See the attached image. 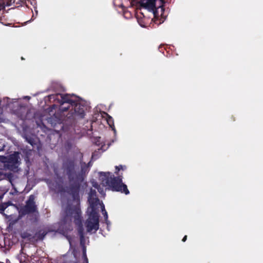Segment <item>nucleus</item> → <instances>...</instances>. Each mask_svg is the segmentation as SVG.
Here are the masks:
<instances>
[{"label": "nucleus", "instance_id": "nucleus-27", "mask_svg": "<svg viewBox=\"0 0 263 263\" xmlns=\"http://www.w3.org/2000/svg\"><path fill=\"white\" fill-rule=\"evenodd\" d=\"M186 239H187V236H186V235H185V236L183 237V239H182V241L183 242H185V241L186 240Z\"/></svg>", "mask_w": 263, "mask_h": 263}, {"label": "nucleus", "instance_id": "nucleus-28", "mask_svg": "<svg viewBox=\"0 0 263 263\" xmlns=\"http://www.w3.org/2000/svg\"><path fill=\"white\" fill-rule=\"evenodd\" d=\"M95 153H93L92 155L91 158L93 159L95 158Z\"/></svg>", "mask_w": 263, "mask_h": 263}, {"label": "nucleus", "instance_id": "nucleus-25", "mask_svg": "<svg viewBox=\"0 0 263 263\" xmlns=\"http://www.w3.org/2000/svg\"><path fill=\"white\" fill-rule=\"evenodd\" d=\"M86 166H88V169L90 170V167L92 166L91 162L89 161L87 164H86Z\"/></svg>", "mask_w": 263, "mask_h": 263}, {"label": "nucleus", "instance_id": "nucleus-16", "mask_svg": "<svg viewBox=\"0 0 263 263\" xmlns=\"http://www.w3.org/2000/svg\"><path fill=\"white\" fill-rule=\"evenodd\" d=\"M107 122L111 128H112L113 126L114 127V120L111 117L108 116L107 118Z\"/></svg>", "mask_w": 263, "mask_h": 263}, {"label": "nucleus", "instance_id": "nucleus-14", "mask_svg": "<svg viewBox=\"0 0 263 263\" xmlns=\"http://www.w3.org/2000/svg\"><path fill=\"white\" fill-rule=\"evenodd\" d=\"M21 237L23 239L31 240L33 237L32 235L27 231L23 232L21 233Z\"/></svg>", "mask_w": 263, "mask_h": 263}, {"label": "nucleus", "instance_id": "nucleus-26", "mask_svg": "<svg viewBox=\"0 0 263 263\" xmlns=\"http://www.w3.org/2000/svg\"><path fill=\"white\" fill-rule=\"evenodd\" d=\"M161 4H162V5L160 6V7H161V9H163V8H162V6H163V4L165 3V0H160Z\"/></svg>", "mask_w": 263, "mask_h": 263}, {"label": "nucleus", "instance_id": "nucleus-1", "mask_svg": "<svg viewBox=\"0 0 263 263\" xmlns=\"http://www.w3.org/2000/svg\"><path fill=\"white\" fill-rule=\"evenodd\" d=\"M62 168L64 173L67 176L70 184L68 186L62 187L60 191L67 193L72 197L73 201L79 202L81 184L84 180V175L89 171L88 166H86V163H83L81 164V170L80 172L78 171V168L75 161L72 160H67L63 163Z\"/></svg>", "mask_w": 263, "mask_h": 263}, {"label": "nucleus", "instance_id": "nucleus-23", "mask_svg": "<svg viewBox=\"0 0 263 263\" xmlns=\"http://www.w3.org/2000/svg\"><path fill=\"white\" fill-rule=\"evenodd\" d=\"M83 257L84 259V263H88V260L86 256V253H85V255L83 254Z\"/></svg>", "mask_w": 263, "mask_h": 263}, {"label": "nucleus", "instance_id": "nucleus-8", "mask_svg": "<svg viewBox=\"0 0 263 263\" xmlns=\"http://www.w3.org/2000/svg\"><path fill=\"white\" fill-rule=\"evenodd\" d=\"M88 201L90 204V212H98L100 200L97 197H89Z\"/></svg>", "mask_w": 263, "mask_h": 263}, {"label": "nucleus", "instance_id": "nucleus-17", "mask_svg": "<svg viewBox=\"0 0 263 263\" xmlns=\"http://www.w3.org/2000/svg\"><path fill=\"white\" fill-rule=\"evenodd\" d=\"M101 208H102V211L103 214V215L104 216V218L107 221V218H108L107 213L106 211V210L105 209L104 205L103 204H102V205H101Z\"/></svg>", "mask_w": 263, "mask_h": 263}, {"label": "nucleus", "instance_id": "nucleus-24", "mask_svg": "<svg viewBox=\"0 0 263 263\" xmlns=\"http://www.w3.org/2000/svg\"><path fill=\"white\" fill-rule=\"evenodd\" d=\"M83 246V255H85L86 253V247L84 245H82Z\"/></svg>", "mask_w": 263, "mask_h": 263}, {"label": "nucleus", "instance_id": "nucleus-12", "mask_svg": "<svg viewBox=\"0 0 263 263\" xmlns=\"http://www.w3.org/2000/svg\"><path fill=\"white\" fill-rule=\"evenodd\" d=\"M137 21L139 24L142 27H146L147 25V23L145 22L146 18L144 16L143 17L139 16L138 15L137 16Z\"/></svg>", "mask_w": 263, "mask_h": 263}, {"label": "nucleus", "instance_id": "nucleus-19", "mask_svg": "<svg viewBox=\"0 0 263 263\" xmlns=\"http://www.w3.org/2000/svg\"><path fill=\"white\" fill-rule=\"evenodd\" d=\"M80 244H81V245H84V243H85L84 235L83 236L82 235H81V236H80Z\"/></svg>", "mask_w": 263, "mask_h": 263}, {"label": "nucleus", "instance_id": "nucleus-20", "mask_svg": "<svg viewBox=\"0 0 263 263\" xmlns=\"http://www.w3.org/2000/svg\"><path fill=\"white\" fill-rule=\"evenodd\" d=\"M41 231H40L39 232V239H43L44 238V237H45V236L46 235V233H45L44 232H43V233H41Z\"/></svg>", "mask_w": 263, "mask_h": 263}, {"label": "nucleus", "instance_id": "nucleus-11", "mask_svg": "<svg viewBox=\"0 0 263 263\" xmlns=\"http://www.w3.org/2000/svg\"><path fill=\"white\" fill-rule=\"evenodd\" d=\"M6 6H7L6 5H2V1L0 0V22L2 24H4L3 21L5 20L4 15V9Z\"/></svg>", "mask_w": 263, "mask_h": 263}, {"label": "nucleus", "instance_id": "nucleus-15", "mask_svg": "<svg viewBox=\"0 0 263 263\" xmlns=\"http://www.w3.org/2000/svg\"><path fill=\"white\" fill-rule=\"evenodd\" d=\"M10 204L9 202L5 203H0V213H3L5 210Z\"/></svg>", "mask_w": 263, "mask_h": 263}, {"label": "nucleus", "instance_id": "nucleus-10", "mask_svg": "<svg viewBox=\"0 0 263 263\" xmlns=\"http://www.w3.org/2000/svg\"><path fill=\"white\" fill-rule=\"evenodd\" d=\"M20 159L19 155L18 153H15L13 154L10 155L8 159V162L13 164H16L18 162Z\"/></svg>", "mask_w": 263, "mask_h": 263}, {"label": "nucleus", "instance_id": "nucleus-13", "mask_svg": "<svg viewBox=\"0 0 263 263\" xmlns=\"http://www.w3.org/2000/svg\"><path fill=\"white\" fill-rule=\"evenodd\" d=\"M26 4V0H12L11 2V5L14 4L15 7H18Z\"/></svg>", "mask_w": 263, "mask_h": 263}, {"label": "nucleus", "instance_id": "nucleus-4", "mask_svg": "<svg viewBox=\"0 0 263 263\" xmlns=\"http://www.w3.org/2000/svg\"><path fill=\"white\" fill-rule=\"evenodd\" d=\"M20 215L21 216L26 215L28 216L29 219L32 222H36L39 217V213L35 202V197L33 195L29 196L26 202V204L20 210Z\"/></svg>", "mask_w": 263, "mask_h": 263}, {"label": "nucleus", "instance_id": "nucleus-30", "mask_svg": "<svg viewBox=\"0 0 263 263\" xmlns=\"http://www.w3.org/2000/svg\"><path fill=\"white\" fill-rule=\"evenodd\" d=\"M127 12L124 11V14H126Z\"/></svg>", "mask_w": 263, "mask_h": 263}, {"label": "nucleus", "instance_id": "nucleus-18", "mask_svg": "<svg viewBox=\"0 0 263 263\" xmlns=\"http://www.w3.org/2000/svg\"><path fill=\"white\" fill-rule=\"evenodd\" d=\"M89 197H97L96 192L91 190L89 194Z\"/></svg>", "mask_w": 263, "mask_h": 263}, {"label": "nucleus", "instance_id": "nucleus-21", "mask_svg": "<svg viewBox=\"0 0 263 263\" xmlns=\"http://www.w3.org/2000/svg\"><path fill=\"white\" fill-rule=\"evenodd\" d=\"M26 140H27V142L29 144H30L31 145H33L34 144V141H33V139L32 138H27Z\"/></svg>", "mask_w": 263, "mask_h": 263}, {"label": "nucleus", "instance_id": "nucleus-5", "mask_svg": "<svg viewBox=\"0 0 263 263\" xmlns=\"http://www.w3.org/2000/svg\"><path fill=\"white\" fill-rule=\"evenodd\" d=\"M81 209L79 206L69 204L64 211L63 221L65 222H67L71 221L72 218H73L76 223L77 221L81 222Z\"/></svg>", "mask_w": 263, "mask_h": 263}, {"label": "nucleus", "instance_id": "nucleus-3", "mask_svg": "<svg viewBox=\"0 0 263 263\" xmlns=\"http://www.w3.org/2000/svg\"><path fill=\"white\" fill-rule=\"evenodd\" d=\"M126 166L119 165L115 166V173L118 176L115 177L114 174L110 172H100V178L102 183L104 186H108L111 188L112 191L119 192L128 195L129 191L127 185L122 182V176L119 173L120 170H124Z\"/></svg>", "mask_w": 263, "mask_h": 263}, {"label": "nucleus", "instance_id": "nucleus-29", "mask_svg": "<svg viewBox=\"0 0 263 263\" xmlns=\"http://www.w3.org/2000/svg\"><path fill=\"white\" fill-rule=\"evenodd\" d=\"M120 7H121V8H125V7H124V6H123L122 4H121V5H120Z\"/></svg>", "mask_w": 263, "mask_h": 263}, {"label": "nucleus", "instance_id": "nucleus-22", "mask_svg": "<svg viewBox=\"0 0 263 263\" xmlns=\"http://www.w3.org/2000/svg\"><path fill=\"white\" fill-rule=\"evenodd\" d=\"M78 233H79L80 236H81V235H82L83 236L84 235V232H83V229H82V228H81L79 229Z\"/></svg>", "mask_w": 263, "mask_h": 263}, {"label": "nucleus", "instance_id": "nucleus-6", "mask_svg": "<svg viewBox=\"0 0 263 263\" xmlns=\"http://www.w3.org/2000/svg\"><path fill=\"white\" fill-rule=\"evenodd\" d=\"M88 232L96 233L99 229V215L98 212H89L88 219L85 222Z\"/></svg>", "mask_w": 263, "mask_h": 263}, {"label": "nucleus", "instance_id": "nucleus-7", "mask_svg": "<svg viewBox=\"0 0 263 263\" xmlns=\"http://www.w3.org/2000/svg\"><path fill=\"white\" fill-rule=\"evenodd\" d=\"M140 5L149 11H153L154 14H155L156 0H141Z\"/></svg>", "mask_w": 263, "mask_h": 263}, {"label": "nucleus", "instance_id": "nucleus-2", "mask_svg": "<svg viewBox=\"0 0 263 263\" xmlns=\"http://www.w3.org/2000/svg\"><path fill=\"white\" fill-rule=\"evenodd\" d=\"M50 101H57L60 105V109L64 112L70 110V117L82 119L85 115L86 107L80 98L73 95L56 93L48 96Z\"/></svg>", "mask_w": 263, "mask_h": 263}, {"label": "nucleus", "instance_id": "nucleus-9", "mask_svg": "<svg viewBox=\"0 0 263 263\" xmlns=\"http://www.w3.org/2000/svg\"><path fill=\"white\" fill-rule=\"evenodd\" d=\"M13 112L14 115L21 120H24L27 115V109L25 106L18 105L16 109H13Z\"/></svg>", "mask_w": 263, "mask_h": 263}]
</instances>
